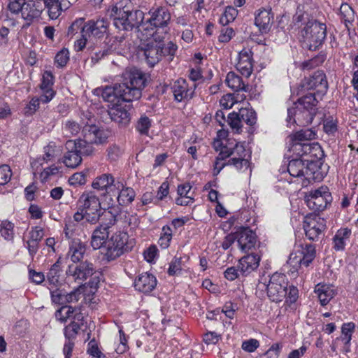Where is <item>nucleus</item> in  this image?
<instances>
[{
	"instance_id": "obj_21",
	"label": "nucleus",
	"mask_w": 358,
	"mask_h": 358,
	"mask_svg": "<svg viewBox=\"0 0 358 358\" xmlns=\"http://www.w3.org/2000/svg\"><path fill=\"white\" fill-rule=\"evenodd\" d=\"M273 17L271 8H262L257 10L255 24L262 33H267L271 28Z\"/></svg>"
},
{
	"instance_id": "obj_33",
	"label": "nucleus",
	"mask_w": 358,
	"mask_h": 358,
	"mask_svg": "<svg viewBox=\"0 0 358 358\" xmlns=\"http://www.w3.org/2000/svg\"><path fill=\"white\" fill-rule=\"evenodd\" d=\"M84 316L83 313H78L73 315V320L64 329V334L66 341H73L75 339L83 324Z\"/></svg>"
},
{
	"instance_id": "obj_3",
	"label": "nucleus",
	"mask_w": 358,
	"mask_h": 358,
	"mask_svg": "<svg viewBox=\"0 0 358 358\" xmlns=\"http://www.w3.org/2000/svg\"><path fill=\"white\" fill-rule=\"evenodd\" d=\"M213 148L216 151L221 149V155L229 158L228 165L234 166L236 169L245 171L250 167L249 158L250 155L245 150L244 145L236 141H214Z\"/></svg>"
},
{
	"instance_id": "obj_43",
	"label": "nucleus",
	"mask_w": 358,
	"mask_h": 358,
	"mask_svg": "<svg viewBox=\"0 0 358 358\" xmlns=\"http://www.w3.org/2000/svg\"><path fill=\"white\" fill-rule=\"evenodd\" d=\"M67 150L68 151L64 156L63 162L67 167L74 169L81 163L82 157L77 152L76 149Z\"/></svg>"
},
{
	"instance_id": "obj_34",
	"label": "nucleus",
	"mask_w": 358,
	"mask_h": 358,
	"mask_svg": "<svg viewBox=\"0 0 358 358\" xmlns=\"http://www.w3.org/2000/svg\"><path fill=\"white\" fill-rule=\"evenodd\" d=\"M57 146L55 143H50L44 148V155L38 157L31 163V167L36 171H40V168L43 165L44 162L48 163L54 160L57 155Z\"/></svg>"
},
{
	"instance_id": "obj_26",
	"label": "nucleus",
	"mask_w": 358,
	"mask_h": 358,
	"mask_svg": "<svg viewBox=\"0 0 358 358\" xmlns=\"http://www.w3.org/2000/svg\"><path fill=\"white\" fill-rule=\"evenodd\" d=\"M83 136L93 145L103 144L106 141L107 136L103 130L94 124L83 126Z\"/></svg>"
},
{
	"instance_id": "obj_51",
	"label": "nucleus",
	"mask_w": 358,
	"mask_h": 358,
	"mask_svg": "<svg viewBox=\"0 0 358 358\" xmlns=\"http://www.w3.org/2000/svg\"><path fill=\"white\" fill-rule=\"evenodd\" d=\"M177 49V45L171 41L169 42L166 46L162 42L160 48L161 59L164 57L169 62L172 61Z\"/></svg>"
},
{
	"instance_id": "obj_62",
	"label": "nucleus",
	"mask_w": 358,
	"mask_h": 358,
	"mask_svg": "<svg viewBox=\"0 0 358 358\" xmlns=\"http://www.w3.org/2000/svg\"><path fill=\"white\" fill-rule=\"evenodd\" d=\"M169 194V184L168 182H163L159 186L157 194L155 196V201L158 203L160 201L164 200Z\"/></svg>"
},
{
	"instance_id": "obj_14",
	"label": "nucleus",
	"mask_w": 358,
	"mask_h": 358,
	"mask_svg": "<svg viewBox=\"0 0 358 358\" xmlns=\"http://www.w3.org/2000/svg\"><path fill=\"white\" fill-rule=\"evenodd\" d=\"M331 200V194L327 186L311 190L305 196L307 206L314 211L324 210Z\"/></svg>"
},
{
	"instance_id": "obj_52",
	"label": "nucleus",
	"mask_w": 358,
	"mask_h": 358,
	"mask_svg": "<svg viewBox=\"0 0 358 358\" xmlns=\"http://www.w3.org/2000/svg\"><path fill=\"white\" fill-rule=\"evenodd\" d=\"M151 126L152 120L148 117L143 115L138 120L136 124V129L141 135L147 136L148 135Z\"/></svg>"
},
{
	"instance_id": "obj_46",
	"label": "nucleus",
	"mask_w": 358,
	"mask_h": 358,
	"mask_svg": "<svg viewBox=\"0 0 358 358\" xmlns=\"http://www.w3.org/2000/svg\"><path fill=\"white\" fill-rule=\"evenodd\" d=\"M225 83L227 85L234 91L245 90V86L242 78L234 72H229Z\"/></svg>"
},
{
	"instance_id": "obj_59",
	"label": "nucleus",
	"mask_w": 358,
	"mask_h": 358,
	"mask_svg": "<svg viewBox=\"0 0 358 358\" xmlns=\"http://www.w3.org/2000/svg\"><path fill=\"white\" fill-rule=\"evenodd\" d=\"M82 126L73 120H68L65 122L64 130L66 134L71 136L77 135L81 130Z\"/></svg>"
},
{
	"instance_id": "obj_53",
	"label": "nucleus",
	"mask_w": 358,
	"mask_h": 358,
	"mask_svg": "<svg viewBox=\"0 0 358 358\" xmlns=\"http://www.w3.org/2000/svg\"><path fill=\"white\" fill-rule=\"evenodd\" d=\"M238 15V10L232 6H228L220 18V23L223 26L233 22Z\"/></svg>"
},
{
	"instance_id": "obj_12",
	"label": "nucleus",
	"mask_w": 358,
	"mask_h": 358,
	"mask_svg": "<svg viewBox=\"0 0 358 358\" xmlns=\"http://www.w3.org/2000/svg\"><path fill=\"white\" fill-rule=\"evenodd\" d=\"M316 256V250L312 244H299L289 255L287 264L297 269L300 266L308 267Z\"/></svg>"
},
{
	"instance_id": "obj_13",
	"label": "nucleus",
	"mask_w": 358,
	"mask_h": 358,
	"mask_svg": "<svg viewBox=\"0 0 358 358\" xmlns=\"http://www.w3.org/2000/svg\"><path fill=\"white\" fill-rule=\"evenodd\" d=\"M118 181L115 180L111 173H102L94 179L92 187L94 189L101 192V195L105 199L108 205H113L115 203L113 199L114 191Z\"/></svg>"
},
{
	"instance_id": "obj_4",
	"label": "nucleus",
	"mask_w": 358,
	"mask_h": 358,
	"mask_svg": "<svg viewBox=\"0 0 358 358\" xmlns=\"http://www.w3.org/2000/svg\"><path fill=\"white\" fill-rule=\"evenodd\" d=\"M287 171L292 178L302 180V185H306V181H321L324 178L323 173L315 163H306L302 159H294L289 162Z\"/></svg>"
},
{
	"instance_id": "obj_44",
	"label": "nucleus",
	"mask_w": 358,
	"mask_h": 358,
	"mask_svg": "<svg viewBox=\"0 0 358 358\" xmlns=\"http://www.w3.org/2000/svg\"><path fill=\"white\" fill-rule=\"evenodd\" d=\"M80 313L79 310L71 306H63L55 312V317L62 323H65L68 320H73V315Z\"/></svg>"
},
{
	"instance_id": "obj_29",
	"label": "nucleus",
	"mask_w": 358,
	"mask_h": 358,
	"mask_svg": "<svg viewBox=\"0 0 358 358\" xmlns=\"http://www.w3.org/2000/svg\"><path fill=\"white\" fill-rule=\"evenodd\" d=\"M44 3L51 19H57L72 4L70 0H44Z\"/></svg>"
},
{
	"instance_id": "obj_48",
	"label": "nucleus",
	"mask_w": 358,
	"mask_h": 358,
	"mask_svg": "<svg viewBox=\"0 0 358 358\" xmlns=\"http://www.w3.org/2000/svg\"><path fill=\"white\" fill-rule=\"evenodd\" d=\"M0 234L6 241H13L14 238V224L8 220H3L0 224Z\"/></svg>"
},
{
	"instance_id": "obj_40",
	"label": "nucleus",
	"mask_w": 358,
	"mask_h": 358,
	"mask_svg": "<svg viewBox=\"0 0 358 358\" xmlns=\"http://www.w3.org/2000/svg\"><path fill=\"white\" fill-rule=\"evenodd\" d=\"M65 236L69 239H76L77 236H80L83 232L82 224L80 223L71 221V217L65 220V227L64 229Z\"/></svg>"
},
{
	"instance_id": "obj_28",
	"label": "nucleus",
	"mask_w": 358,
	"mask_h": 358,
	"mask_svg": "<svg viewBox=\"0 0 358 358\" xmlns=\"http://www.w3.org/2000/svg\"><path fill=\"white\" fill-rule=\"evenodd\" d=\"M314 292L323 306L327 305L337 293L334 285L324 283L317 284Z\"/></svg>"
},
{
	"instance_id": "obj_56",
	"label": "nucleus",
	"mask_w": 358,
	"mask_h": 358,
	"mask_svg": "<svg viewBox=\"0 0 358 358\" xmlns=\"http://www.w3.org/2000/svg\"><path fill=\"white\" fill-rule=\"evenodd\" d=\"M325 60L324 55H317L309 60L303 62L301 67L303 70H310L321 65Z\"/></svg>"
},
{
	"instance_id": "obj_32",
	"label": "nucleus",
	"mask_w": 358,
	"mask_h": 358,
	"mask_svg": "<svg viewBox=\"0 0 358 358\" xmlns=\"http://www.w3.org/2000/svg\"><path fill=\"white\" fill-rule=\"evenodd\" d=\"M178 197L176 199V203L180 206H188L192 204L194 201V193L192 190V186L189 183L181 184L178 186Z\"/></svg>"
},
{
	"instance_id": "obj_31",
	"label": "nucleus",
	"mask_w": 358,
	"mask_h": 358,
	"mask_svg": "<svg viewBox=\"0 0 358 358\" xmlns=\"http://www.w3.org/2000/svg\"><path fill=\"white\" fill-rule=\"evenodd\" d=\"M108 209L101 210V222L99 226H103L108 230L117 222V217L120 215V208L118 206L110 205Z\"/></svg>"
},
{
	"instance_id": "obj_30",
	"label": "nucleus",
	"mask_w": 358,
	"mask_h": 358,
	"mask_svg": "<svg viewBox=\"0 0 358 358\" xmlns=\"http://www.w3.org/2000/svg\"><path fill=\"white\" fill-rule=\"evenodd\" d=\"M260 262V257L257 255H248L240 259L238 264L239 271L243 275H248L256 270Z\"/></svg>"
},
{
	"instance_id": "obj_61",
	"label": "nucleus",
	"mask_w": 358,
	"mask_h": 358,
	"mask_svg": "<svg viewBox=\"0 0 358 358\" xmlns=\"http://www.w3.org/2000/svg\"><path fill=\"white\" fill-rule=\"evenodd\" d=\"M12 176L11 169L8 165L0 166V185H4L7 184Z\"/></svg>"
},
{
	"instance_id": "obj_7",
	"label": "nucleus",
	"mask_w": 358,
	"mask_h": 358,
	"mask_svg": "<svg viewBox=\"0 0 358 358\" xmlns=\"http://www.w3.org/2000/svg\"><path fill=\"white\" fill-rule=\"evenodd\" d=\"M303 45L315 50L324 43L327 36V26L317 20H309L301 31Z\"/></svg>"
},
{
	"instance_id": "obj_57",
	"label": "nucleus",
	"mask_w": 358,
	"mask_h": 358,
	"mask_svg": "<svg viewBox=\"0 0 358 358\" xmlns=\"http://www.w3.org/2000/svg\"><path fill=\"white\" fill-rule=\"evenodd\" d=\"M227 122L230 127L238 133L242 127V121L238 113L232 112L229 113L228 115Z\"/></svg>"
},
{
	"instance_id": "obj_54",
	"label": "nucleus",
	"mask_w": 358,
	"mask_h": 358,
	"mask_svg": "<svg viewBox=\"0 0 358 358\" xmlns=\"http://www.w3.org/2000/svg\"><path fill=\"white\" fill-rule=\"evenodd\" d=\"M312 87H320L321 89L327 90L328 87L325 74L322 71H317L310 79Z\"/></svg>"
},
{
	"instance_id": "obj_9",
	"label": "nucleus",
	"mask_w": 358,
	"mask_h": 358,
	"mask_svg": "<svg viewBox=\"0 0 358 358\" xmlns=\"http://www.w3.org/2000/svg\"><path fill=\"white\" fill-rule=\"evenodd\" d=\"M115 9L113 24L119 30H131L143 24L144 13L142 10H130L127 8H118L117 7H115L113 10Z\"/></svg>"
},
{
	"instance_id": "obj_6",
	"label": "nucleus",
	"mask_w": 358,
	"mask_h": 358,
	"mask_svg": "<svg viewBox=\"0 0 358 358\" xmlns=\"http://www.w3.org/2000/svg\"><path fill=\"white\" fill-rule=\"evenodd\" d=\"M8 8L13 14H21V17L25 21L22 29L28 28L34 20L41 16L42 11L41 3L32 0H9Z\"/></svg>"
},
{
	"instance_id": "obj_20",
	"label": "nucleus",
	"mask_w": 358,
	"mask_h": 358,
	"mask_svg": "<svg viewBox=\"0 0 358 358\" xmlns=\"http://www.w3.org/2000/svg\"><path fill=\"white\" fill-rule=\"evenodd\" d=\"M236 69L244 76L248 78L253 69L252 52L249 49H243L238 55Z\"/></svg>"
},
{
	"instance_id": "obj_10",
	"label": "nucleus",
	"mask_w": 358,
	"mask_h": 358,
	"mask_svg": "<svg viewBox=\"0 0 358 358\" xmlns=\"http://www.w3.org/2000/svg\"><path fill=\"white\" fill-rule=\"evenodd\" d=\"M77 206L86 214V221L96 224L101 217V204L99 198L93 192H84L78 199Z\"/></svg>"
},
{
	"instance_id": "obj_41",
	"label": "nucleus",
	"mask_w": 358,
	"mask_h": 358,
	"mask_svg": "<svg viewBox=\"0 0 358 358\" xmlns=\"http://www.w3.org/2000/svg\"><path fill=\"white\" fill-rule=\"evenodd\" d=\"M316 133L313 129H303L289 136V142L306 143L314 139Z\"/></svg>"
},
{
	"instance_id": "obj_58",
	"label": "nucleus",
	"mask_w": 358,
	"mask_h": 358,
	"mask_svg": "<svg viewBox=\"0 0 358 358\" xmlns=\"http://www.w3.org/2000/svg\"><path fill=\"white\" fill-rule=\"evenodd\" d=\"M69 60V52L66 48H63L59 51L55 57V63L58 67L65 66Z\"/></svg>"
},
{
	"instance_id": "obj_17",
	"label": "nucleus",
	"mask_w": 358,
	"mask_h": 358,
	"mask_svg": "<svg viewBox=\"0 0 358 358\" xmlns=\"http://www.w3.org/2000/svg\"><path fill=\"white\" fill-rule=\"evenodd\" d=\"M195 89L194 83H188L182 78L176 80L171 87L174 100L178 102L190 100L194 94Z\"/></svg>"
},
{
	"instance_id": "obj_2",
	"label": "nucleus",
	"mask_w": 358,
	"mask_h": 358,
	"mask_svg": "<svg viewBox=\"0 0 358 358\" xmlns=\"http://www.w3.org/2000/svg\"><path fill=\"white\" fill-rule=\"evenodd\" d=\"M150 15L145 22H143L138 31L146 39L152 38L155 41H164L168 34V24L171 20V13L164 7L151 9Z\"/></svg>"
},
{
	"instance_id": "obj_63",
	"label": "nucleus",
	"mask_w": 358,
	"mask_h": 358,
	"mask_svg": "<svg viewBox=\"0 0 358 358\" xmlns=\"http://www.w3.org/2000/svg\"><path fill=\"white\" fill-rule=\"evenodd\" d=\"M181 262L182 261L180 257H175L169 264L168 273L170 275L179 274L182 270Z\"/></svg>"
},
{
	"instance_id": "obj_11",
	"label": "nucleus",
	"mask_w": 358,
	"mask_h": 358,
	"mask_svg": "<svg viewBox=\"0 0 358 358\" xmlns=\"http://www.w3.org/2000/svg\"><path fill=\"white\" fill-rule=\"evenodd\" d=\"M128 238L127 232L118 231L114 233L102 248L103 258L110 262L120 257L124 253Z\"/></svg>"
},
{
	"instance_id": "obj_8",
	"label": "nucleus",
	"mask_w": 358,
	"mask_h": 358,
	"mask_svg": "<svg viewBox=\"0 0 358 358\" xmlns=\"http://www.w3.org/2000/svg\"><path fill=\"white\" fill-rule=\"evenodd\" d=\"M259 289H266L267 296L273 302H280L286 296L287 290V279L285 274L275 273L269 277L267 282H259L257 285Z\"/></svg>"
},
{
	"instance_id": "obj_39",
	"label": "nucleus",
	"mask_w": 358,
	"mask_h": 358,
	"mask_svg": "<svg viewBox=\"0 0 358 358\" xmlns=\"http://www.w3.org/2000/svg\"><path fill=\"white\" fill-rule=\"evenodd\" d=\"M61 273V262L59 260H57L53 265H52L47 273V282L48 283V287L56 288L60 285L59 279Z\"/></svg>"
},
{
	"instance_id": "obj_38",
	"label": "nucleus",
	"mask_w": 358,
	"mask_h": 358,
	"mask_svg": "<svg viewBox=\"0 0 358 358\" xmlns=\"http://www.w3.org/2000/svg\"><path fill=\"white\" fill-rule=\"evenodd\" d=\"M86 245L79 239H74L69 247V257L73 262L80 261L85 253Z\"/></svg>"
},
{
	"instance_id": "obj_35",
	"label": "nucleus",
	"mask_w": 358,
	"mask_h": 358,
	"mask_svg": "<svg viewBox=\"0 0 358 358\" xmlns=\"http://www.w3.org/2000/svg\"><path fill=\"white\" fill-rule=\"evenodd\" d=\"M352 231L348 228H341L334 236L332 241V248L336 251H343L345 250L348 242L350 241Z\"/></svg>"
},
{
	"instance_id": "obj_42",
	"label": "nucleus",
	"mask_w": 358,
	"mask_h": 358,
	"mask_svg": "<svg viewBox=\"0 0 358 358\" xmlns=\"http://www.w3.org/2000/svg\"><path fill=\"white\" fill-rule=\"evenodd\" d=\"M318 101L313 93H308L300 98L297 102L294 103V106L301 107L307 110H315L316 112V106Z\"/></svg>"
},
{
	"instance_id": "obj_37",
	"label": "nucleus",
	"mask_w": 358,
	"mask_h": 358,
	"mask_svg": "<svg viewBox=\"0 0 358 358\" xmlns=\"http://www.w3.org/2000/svg\"><path fill=\"white\" fill-rule=\"evenodd\" d=\"M109 238V230L97 226L93 231L91 237V246L94 250L102 248Z\"/></svg>"
},
{
	"instance_id": "obj_25",
	"label": "nucleus",
	"mask_w": 358,
	"mask_h": 358,
	"mask_svg": "<svg viewBox=\"0 0 358 358\" xmlns=\"http://www.w3.org/2000/svg\"><path fill=\"white\" fill-rule=\"evenodd\" d=\"M157 280L156 277L148 272L140 274L134 282V287L136 290L143 292L150 293L157 286Z\"/></svg>"
},
{
	"instance_id": "obj_47",
	"label": "nucleus",
	"mask_w": 358,
	"mask_h": 358,
	"mask_svg": "<svg viewBox=\"0 0 358 358\" xmlns=\"http://www.w3.org/2000/svg\"><path fill=\"white\" fill-rule=\"evenodd\" d=\"M355 329V324L353 322L344 323L341 327V340L348 347L346 351H350L352 336Z\"/></svg>"
},
{
	"instance_id": "obj_60",
	"label": "nucleus",
	"mask_w": 358,
	"mask_h": 358,
	"mask_svg": "<svg viewBox=\"0 0 358 358\" xmlns=\"http://www.w3.org/2000/svg\"><path fill=\"white\" fill-rule=\"evenodd\" d=\"M220 152L218 156L216 157L214 162L213 175L217 176L222 170L225 166L228 165V161L225 162L227 157L224 155H221V149H219Z\"/></svg>"
},
{
	"instance_id": "obj_5",
	"label": "nucleus",
	"mask_w": 358,
	"mask_h": 358,
	"mask_svg": "<svg viewBox=\"0 0 358 358\" xmlns=\"http://www.w3.org/2000/svg\"><path fill=\"white\" fill-rule=\"evenodd\" d=\"M108 26V20L104 18L90 20L87 22H85L83 18H79L69 27L68 34L73 35L80 29L83 36L89 37V39L101 38L107 34Z\"/></svg>"
},
{
	"instance_id": "obj_64",
	"label": "nucleus",
	"mask_w": 358,
	"mask_h": 358,
	"mask_svg": "<svg viewBox=\"0 0 358 358\" xmlns=\"http://www.w3.org/2000/svg\"><path fill=\"white\" fill-rule=\"evenodd\" d=\"M289 151L292 152L296 156H299V159H303L305 153V145L306 143L289 142Z\"/></svg>"
},
{
	"instance_id": "obj_23",
	"label": "nucleus",
	"mask_w": 358,
	"mask_h": 358,
	"mask_svg": "<svg viewBox=\"0 0 358 358\" xmlns=\"http://www.w3.org/2000/svg\"><path fill=\"white\" fill-rule=\"evenodd\" d=\"M136 196L134 190L122 182H117L116 189L114 191L113 199L115 198L120 206H127L130 204Z\"/></svg>"
},
{
	"instance_id": "obj_45",
	"label": "nucleus",
	"mask_w": 358,
	"mask_h": 358,
	"mask_svg": "<svg viewBox=\"0 0 358 358\" xmlns=\"http://www.w3.org/2000/svg\"><path fill=\"white\" fill-rule=\"evenodd\" d=\"M338 14L347 27L348 24H351L355 20V13L353 8L347 3H343L341 5Z\"/></svg>"
},
{
	"instance_id": "obj_19",
	"label": "nucleus",
	"mask_w": 358,
	"mask_h": 358,
	"mask_svg": "<svg viewBox=\"0 0 358 358\" xmlns=\"http://www.w3.org/2000/svg\"><path fill=\"white\" fill-rule=\"evenodd\" d=\"M94 271L93 264L84 262L78 265H70L66 273L71 275L75 280H79V283L83 282L87 278L92 275Z\"/></svg>"
},
{
	"instance_id": "obj_24",
	"label": "nucleus",
	"mask_w": 358,
	"mask_h": 358,
	"mask_svg": "<svg viewBox=\"0 0 358 358\" xmlns=\"http://www.w3.org/2000/svg\"><path fill=\"white\" fill-rule=\"evenodd\" d=\"M44 235L43 228L39 226L31 227V230L29 231L28 238L25 241V247L31 257H34L36 254L38 250L39 243Z\"/></svg>"
},
{
	"instance_id": "obj_36",
	"label": "nucleus",
	"mask_w": 358,
	"mask_h": 358,
	"mask_svg": "<svg viewBox=\"0 0 358 358\" xmlns=\"http://www.w3.org/2000/svg\"><path fill=\"white\" fill-rule=\"evenodd\" d=\"M66 149H76L77 152L82 155H90L94 152L93 144L87 141L86 138L77 141H68L66 143Z\"/></svg>"
},
{
	"instance_id": "obj_27",
	"label": "nucleus",
	"mask_w": 358,
	"mask_h": 358,
	"mask_svg": "<svg viewBox=\"0 0 358 358\" xmlns=\"http://www.w3.org/2000/svg\"><path fill=\"white\" fill-rule=\"evenodd\" d=\"M324 155L321 146L317 143H306L303 160L306 163H315L318 166Z\"/></svg>"
},
{
	"instance_id": "obj_49",
	"label": "nucleus",
	"mask_w": 358,
	"mask_h": 358,
	"mask_svg": "<svg viewBox=\"0 0 358 358\" xmlns=\"http://www.w3.org/2000/svg\"><path fill=\"white\" fill-rule=\"evenodd\" d=\"M241 121L245 122L250 126H252L257 122V115L252 108H241L238 112Z\"/></svg>"
},
{
	"instance_id": "obj_1",
	"label": "nucleus",
	"mask_w": 358,
	"mask_h": 358,
	"mask_svg": "<svg viewBox=\"0 0 358 358\" xmlns=\"http://www.w3.org/2000/svg\"><path fill=\"white\" fill-rule=\"evenodd\" d=\"M121 83L99 87L94 94L101 95L112 107L108 110L111 120L120 127H127L131 121L129 106H122V102H131L141 97L142 90L145 85L144 74L138 70L126 71L122 74Z\"/></svg>"
},
{
	"instance_id": "obj_55",
	"label": "nucleus",
	"mask_w": 358,
	"mask_h": 358,
	"mask_svg": "<svg viewBox=\"0 0 358 358\" xmlns=\"http://www.w3.org/2000/svg\"><path fill=\"white\" fill-rule=\"evenodd\" d=\"M48 289L50 291L51 300L52 303L58 305H65L66 304V298L65 297L66 294L59 289L52 288V287H48Z\"/></svg>"
},
{
	"instance_id": "obj_22",
	"label": "nucleus",
	"mask_w": 358,
	"mask_h": 358,
	"mask_svg": "<svg viewBox=\"0 0 358 358\" xmlns=\"http://www.w3.org/2000/svg\"><path fill=\"white\" fill-rule=\"evenodd\" d=\"M237 243L240 250L246 252L255 248L257 243L255 233L249 228H243L240 230L237 235Z\"/></svg>"
},
{
	"instance_id": "obj_15",
	"label": "nucleus",
	"mask_w": 358,
	"mask_h": 358,
	"mask_svg": "<svg viewBox=\"0 0 358 358\" xmlns=\"http://www.w3.org/2000/svg\"><path fill=\"white\" fill-rule=\"evenodd\" d=\"M326 229V221L317 215H310L305 217L303 229L306 237L313 241H317Z\"/></svg>"
},
{
	"instance_id": "obj_50",
	"label": "nucleus",
	"mask_w": 358,
	"mask_h": 358,
	"mask_svg": "<svg viewBox=\"0 0 358 358\" xmlns=\"http://www.w3.org/2000/svg\"><path fill=\"white\" fill-rule=\"evenodd\" d=\"M173 237L172 229L168 225H165L162 229L160 237L158 243L162 249H166L169 247Z\"/></svg>"
},
{
	"instance_id": "obj_18",
	"label": "nucleus",
	"mask_w": 358,
	"mask_h": 358,
	"mask_svg": "<svg viewBox=\"0 0 358 358\" xmlns=\"http://www.w3.org/2000/svg\"><path fill=\"white\" fill-rule=\"evenodd\" d=\"M138 37L141 41H147L142 49L148 64L154 66L161 60L160 48L162 41H155L152 38L146 39L142 35H138Z\"/></svg>"
},
{
	"instance_id": "obj_16",
	"label": "nucleus",
	"mask_w": 358,
	"mask_h": 358,
	"mask_svg": "<svg viewBox=\"0 0 358 358\" xmlns=\"http://www.w3.org/2000/svg\"><path fill=\"white\" fill-rule=\"evenodd\" d=\"M316 113L301 107L294 106L287 108V122L288 125L296 124L299 126H306L312 123Z\"/></svg>"
}]
</instances>
